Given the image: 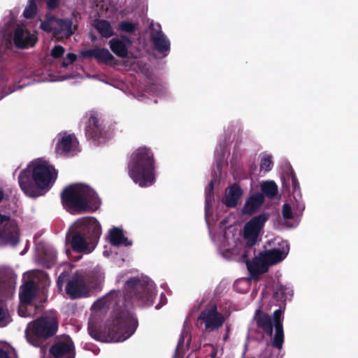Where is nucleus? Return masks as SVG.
Here are the masks:
<instances>
[{
  "instance_id": "5",
  "label": "nucleus",
  "mask_w": 358,
  "mask_h": 358,
  "mask_svg": "<svg viewBox=\"0 0 358 358\" xmlns=\"http://www.w3.org/2000/svg\"><path fill=\"white\" fill-rule=\"evenodd\" d=\"M268 217L267 214L262 213L252 217L245 224L243 229V236L246 241V245L243 248L240 247L239 234L234 233V230L230 228L227 229L224 236L217 241L220 253L222 255L221 247L226 245V248H230L229 252H239V255L245 253L248 257L250 256L254 252L252 246L257 241Z\"/></svg>"
},
{
  "instance_id": "23",
  "label": "nucleus",
  "mask_w": 358,
  "mask_h": 358,
  "mask_svg": "<svg viewBox=\"0 0 358 358\" xmlns=\"http://www.w3.org/2000/svg\"><path fill=\"white\" fill-rule=\"evenodd\" d=\"M243 192L239 185L234 184L229 187L226 191L224 196L222 198V203L227 207H236L238 203Z\"/></svg>"
},
{
  "instance_id": "32",
  "label": "nucleus",
  "mask_w": 358,
  "mask_h": 358,
  "mask_svg": "<svg viewBox=\"0 0 358 358\" xmlns=\"http://www.w3.org/2000/svg\"><path fill=\"white\" fill-rule=\"evenodd\" d=\"M260 187L262 192L270 198L274 197L278 193V187L273 181H263Z\"/></svg>"
},
{
  "instance_id": "50",
  "label": "nucleus",
  "mask_w": 358,
  "mask_h": 358,
  "mask_svg": "<svg viewBox=\"0 0 358 358\" xmlns=\"http://www.w3.org/2000/svg\"><path fill=\"white\" fill-rule=\"evenodd\" d=\"M163 296H163V294H162L160 295L161 300H162Z\"/></svg>"
},
{
  "instance_id": "4",
  "label": "nucleus",
  "mask_w": 358,
  "mask_h": 358,
  "mask_svg": "<svg viewBox=\"0 0 358 358\" xmlns=\"http://www.w3.org/2000/svg\"><path fill=\"white\" fill-rule=\"evenodd\" d=\"M266 308L260 306L254 316V321L257 327L264 334L271 336L273 329L275 333L273 339V344L260 343L259 349L252 358H277L279 350L282 348L284 342V333L282 328L283 309L279 308L273 313L272 318L266 313Z\"/></svg>"
},
{
  "instance_id": "9",
  "label": "nucleus",
  "mask_w": 358,
  "mask_h": 358,
  "mask_svg": "<svg viewBox=\"0 0 358 358\" xmlns=\"http://www.w3.org/2000/svg\"><path fill=\"white\" fill-rule=\"evenodd\" d=\"M284 184L286 186H292L294 197L283 204L282 217L287 227L294 228L299 225L301 220L305 204L301 198L299 181L293 173L287 175Z\"/></svg>"
},
{
  "instance_id": "3",
  "label": "nucleus",
  "mask_w": 358,
  "mask_h": 358,
  "mask_svg": "<svg viewBox=\"0 0 358 358\" xmlns=\"http://www.w3.org/2000/svg\"><path fill=\"white\" fill-rule=\"evenodd\" d=\"M275 247L270 250L261 252L252 261L245 253L239 255V252H229L226 245L221 247L222 256L231 260L245 262L250 273V280H257L259 275L266 272L270 266L276 264L286 258L289 251L287 241L275 238Z\"/></svg>"
},
{
  "instance_id": "11",
  "label": "nucleus",
  "mask_w": 358,
  "mask_h": 358,
  "mask_svg": "<svg viewBox=\"0 0 358 358\" xmlns=\"http://www.w3.org/2000/svg\"><path fill=\"white\" fill-rule=\"evenodd\" d=\"M124 289L128 297L148 306L152 304L157 294L155 283L145 275L129 278L125 282Z\"/></svg>"
},
{
  "instance_id": "40",
  "label": "nucleus",
  "mask_w": 358,
  "mask_h": 358,
  "mask_svg": "<svg viewBox=\"0 0 358 358\" xmlns=\"http://www.w3.org/2000/svg\"><path fill=\"white\" fill-rule=\"evenodd\" d=\"M66 59L69 60V62H67L66 60L63 61V62H62L63 67H66V66H68V65L69 64L74 62L76 59V55L73 53H68L66 55Z\"/></svg>"
},
{
  "instance_id": "48",
  "label": "nucleus",
  "mask_w": 358,
  "mask_h": 358,
  "mask_svg": "<svg viewBox=\"0 0 358 358\" xmlns=\"http://www.w3.org/2000/svg\"><path fill=\"white\" fill-rule=\"evenodd\" d=\"M227 338H228V334H227L224 336L223 339H224V341H227Z\"/></svg>"
},
{
  "instance_id": "35",
  "label": "nucleus",
  "mask_w": 358,
  "mask_h": 358,
  "mask_svg": "<svg viewBox=\"0 0 358 358\" xmlns=\"http://www.w3.org/2000/svg\"><path fill=\"white\" fill-rule=\"evenodd\" d=\"M136 27L137 24L136 23L124 20L118 24L117 29L127 34H132L136 31Z\"/></svg>"
},
{
  "instance_id": "21",
  "label": "nucleus",
  "mask_w": 358,
  "mask_h": 358,
  "mask_svg": "<svg viewBox=\"0 0 358 358\" xmlns=\"http://www.w3.org/2000/svg\"><path fill=\"white\" fill-rule=\"evenodd\" d=\"M50 352L55 358H75L73 344L69 338L57 342L50 348Z\"/></svg>"
},
{
  "instance_id": "37",
  "label": "nucleus",
  "mask_w": 358,
  "mask_h": 358,
  "mask_svg": "<svg viewBox=\"0 0 358 358\" xmlns=\"http://www.w3.org/2000/svg\"><path fill=\"white\" fill-rule=\"evenodd\" d=\"M10 322L11 319L8 310L0 305V327H6Z\"/></svg>"
},
{
  "instance_id": "24",
  "label": "nucleus",
  "mask_w": 358,
  "mask_h": 358,
  "mask_svg": "<svg viewBox=\"0 0 358 358\" xmlns=\"http://www.w3.org/2000/svg\"><path fill=\"white\" fill-rule=\"evenodd\" d=\"M293 295V289L290 285H283L282 284H277L275 288L273 298L277 302L280 303V308L281 307L283 310H285V302L291 299Z\"/></svg>"
},
{
  "instance_id": "53",
  "label": "nucleus",
  "mask_w": 358,
  "mask_h": 358,
  "mask_svg": "<svg viewBox=\"0 0 358 358\" xmlns=\"http://www.w3.org/2000/svg\"><path fill=\"white\" fill-rule=\"evenodd\" d=\"M211 358H213V357H211Z\"/></svg>"
},
{
  "instance_id": "29",
  "label": "nucleus",
  "mask_w": 358,
  "mask_h": 358,
  "mask_svg": "<svg viewBox=\"0 0 358 358\" xmlns=\"http://www.w3.org/2000/svg\"><path fill=\"white\" fill-rule=\"evenodd\" d=\"M13 282L10 275L4 268H0V294L11 291Z\"/></svg>"
},
{
  "instance_id": "43",
  "label": "nucleus",
  "mask_w": 358,
  "mask_h": 358,
  "mask_svg": "<svg viewBox=\"0 0 358 358\" xmlns=\"http://www.w3.org/2000/svg\"><path fill=\"white\" fill-rule=\"evenodd\" d=\"M59 0H47V5L49 9H55L58 6Z\"/></svg>"
},
{
  "instance_id": "49",
  "label": "nucleus",
  "mask_w": 358,
  "mask_h": 358,
  "mask_svg": "<svg viewBox=\"0 0 358 358\" xmlns=\"http://www.w3.org/2000/svg\"><path fill=\"white\" fill-rule=\"evenodd\" d=\"M103 255H104L105 256H108V252H107L106 251H104V252H103Z\"/></svg>"
},
{
  "instance_id": "12",
  "label": "nucleus",
  "mask_w": 358,
  "mask_h": 358,
  "mask_svg": "<svg viewBox=\"0 0 358 358\" xmlns=\"http://www.w3.org/2000/svg\"><path fill=\"white\" fill-rule=\"evenodd\" d=\"M40 28L47 32H52L57 39L70 37L74 32L76 27L69 19H59L47 14L45 18L41 22Z\"/></svg>"
},
{
  "instance_id": "51",
  "label": "nucleus",
  "mask_w": 358,
  "mask_h": 358,
  "mask_svg": "<svg viewBox=\"0 0 358 358\" xmlns=\"http://www.w3.org/2000/svg\"><path fill=\"white\" fill-rule=\"evenodd\" d=\"M68 78H63L62 80H66Z\"/></svg>"
},
{
  "instance_id": "33",
  "label": "nucleus",
  "mask_w": 358,
  "mask_h": 358,
  "mask_svg": "<svg viewBox=\"0 0 358 358\" xmlns=\"http://www.w3.org/2000/svg\"><path fill=\"white\" fill-rule=\"evenodd\" d=\"M167 90L164 85L161 83L155 82L149 85V89L146 90L148 94H154L159 97L164 96Z\"/></svg>"
},
{
  "instance_id": "45",
  "label": "nucleus",
  "mask_w": 358,
  "mask_h": 358,
  "mask_svg": "<svg viewBox=\"0 0 358 358\" xmlns=\"http://www.w3.org/2000/svg\"><path fill=\"white\" fill-rule=\"evenodd\" d=\"M13 92V90H8L6 91V92H3L1 96H0V100L1 99H3L4 96H6V95L9 94L10 93H11Z\"/></svg>"
},
{
  "instance_id": "28",
  "label": "nucleus",
  "mask_w": 358,
  "mask_h": 358,
  "mask_svg": "<svg viewBox=\"0 0 358 358\" xmlns=\"http://www.w3.org/2000/svg\"><path fill=\"white\" fill-rule=\"evenodd\" d=\"M93 25L103 37L109 38L114 34L113 29L107 20H96Z\"/></svg>"
},
{
  "instance_id": "10",
  "label": "nucleus",
  "mask_w": 358,
  "mask_h": 358,
  "mask_svg": "<svg viewBox=\"0 0 358 358\" xmlns=\"http://www.w3.org/2000/svg\"><path fill=\"white\" fill-rule=\"evenodd\" d=\"M57 329L58 322L55 315H45L28 324L25 337L30 345L40 347L44 341L54 336Z\"/></svg>"
},
{
  "instance_id": "16",
  "label": "nucleus",
  "mask_w": 358,
  "mask_h": 358,
  "mask_svg": "<svg viewBox=\"0 0 358 358\" xmlns=\"http://www.w3.org/2000/svg\"><path fill=\"white\" fill-rule=\"evenodd\" d=\"M29 275H31L32 279L25 282L20 287L19 297L20 301L32 303V300L36 294L38 279L41 278L45 279V285L48 283V279L44 273L38 271L31 273L29 274Z\"/></svg>"
},
{
  "instance_id": "46",
  "label": "nucleus",
  "mask_w": 358,
  "mask_h": 358,
  "mask_svg": "<svg viewBox=\"0 0 358 358\" xmlns=\"http://www.w3.org/2000/svg\"><path fill=\"white\" fill-rule=\"evenodd\" d=\"M3 198H4V192H3V190H1L0 189V202L3 200Z\"/></svg>"
},
{
  "instance_id": "42",
  "label": "nucleus",
  "mask_w": 358,
  "mask_h": 358,
  "mask_svg": "<svg viewBox=\"0 0 358 358\" xmlns=\"http://www.w3.org/2000/svg\"><path fill=\"white\" fill-rule=\"evenodd\" d=\"M66 277V274L65 273L62 272L58 278L57 285L60 289H62V286L65 282Z\"/></svg>"
},
{
  "instance_id": "38",
  "label": "nucleus",
  "mask_w": 358,
  "mask_h": 358,
  "mask_svg": "<svg viewBox=\"0 0 358 358\" xmlns=\"http://www.w3.org/2000/svg\"><path fill=\"white\" fill-rule=\"evenodd\" d=\"M36 0H29V5L24 9L23 15L25 18H31L34 16L36 10Z\"/></svg>"
},
{
  "instance_id": "25",
  "label": "nucleus",
  "mask_w": 358,
  "mask_h": 358,
  "mask_svg": "<svg viewBox=\"0 0 358 358\" xmlns=\"http://www.w3.org/2000/svg\"><path fill=\"white\" fill-rule=\"evenodd\" d=\"M131 41L127 38L123 39L113 38L109 41V45L111 50L120 57H124L128 52V46L130 45Z\"/></svg>"
},
{
  "instance_id": "6",
  "label": "nucleus",
  "mask_w": 358,
  "mask_h": 358,
  "mask_svg": "<svg viewBox=\"0 0 358 358\" xmlns=\"http://www.w3.org/2000/svg\"><path fill=\"white\" fill-rule=\"evenodd\" d=\"M101 234L99 221L93 217H85L71 225L67 238L74 251L89 254L95 248Z\"/></svg>"
},
{
  "instance_id": "18",
  "label": "nucleus",
  "mask_w": 358,
  "mask_h": 358,
  "mask_svg": "<svg viewBox=\"0 0 358 358\" xmlns=\"http://www.w3.org/2000/svg\"><path fill=\"white\" fill-rule=\"evenodd\" d=\"M151 29V38L156 50L164 55H167L170 50V41L161 31V26L158 23L152 22L150 24Z\"/></svg>"
},
{
  "instance_id": "2",
  "label": "nucleus",
  "mask_w": 358,
  "mask_h": 358,
  "mask_svg": "<svg viewBox=\"0 0 358 358\" xmlns=\"http://www.w3.org/2000/svg\"><path fill=\"white\" fill-rule=\"evenodd\" d=\"M58 173L48 161L38 158L30 162L18 176L22 192L29 197H38L48 192L57 178Z\"/></svg>"
},
{
  "instance_id": "39",
  "label": "nucleus",
  "mask_w": 358,
  "mask_h": 358,
  "mask_svg": "<svg viewBox=\"0 0 358 358\" xmlns=\"http://www.w3.org/2000/svg\"><path fill=\"white\" fill-rule=\"evenodd\" d=\"M65 52V49L61 45H56L51 50V55L55 58H59L62 57Z\"/></svg>"
},
{
  "instance_id": "44",
  "label": "nucleus",
  "mask_w": 358,
  "mask_h": 358,
  "mask_svg": "<svg viewBox=\"0 0 358 358\" xmlns=\"http://www.w3.org/2000/svg\"><path fill=\"white\" fill-rule=\"evenodd\" d=\"M145 96V94H141L139 92H136L134 94V97L136 99H137L139 101H143L144 100V97Z\"/></svg>"
},
{
  "instance_id": "8",
  "label": "nucleus",
  "mask_w": 358,
  "mask_h": 358,
  "mask_svg": "<svg viewBox=\"0 0 358 358\" xmlns=\"http://www.w3.org/2000/svg\"><path fill=\"white\" fill-rule=\"evenodd\" d=\"M64 207L71 213H80L97 210L101 201L90 186L76 183L66 187L62 192Z\"/></svg>"
},
{
  "instance_id": "7",
  "label": "nucleus",
  "mask_w": 358,
  "mask_h": 358,
  "mask_svg": "<svg viewBox=\"0 0 358 358\" xmlns=\"http://www.w3.org/2000/svg\"><path fill=\"white\" fill-rule=\"evenodd\" d=\"M128 173L140 187H149L155 182L156 161L151 148L141 146L132 152L128 164Z\"/></svg>"
},
{
  "instance_id": "34",
  "label": "nucleus",
  "mask_w": 358,
  "mask_h": 358,
  "mask_svg": "<svg viewBox=\"0 0 358 358\" xmlns=\"http://www.w3.org/2000/svg\"><path fill=\"white\" fill-rule=\"evenodd\" d=\"M34 307L32 303L20 301L18 314L20 317H31L35 314Z\"/></svg>"
},
{
  "instance_id": "19",
  "label": "nucleus",
  "mask_w": 358,
  "mask_h": 358,
  "mask_svg": "<svg viewBox=\"0 0 358 358\" xmlns=\"http://www.w3.org/2000/svg\"><path fill=\"white\" fill-rule=\"evenodd\" d=\"M55 150L59 155L74 154L78 151V142L76 136L66 133L59 134Z\"/></svg>"
},
{
  "instance_id": "20",
  "label": "nucleus",
  "mask_w": 358,
  "mask_h": 358,
  "mask_svg": "<svg viewBox=\"0 0 358 358\" xmlns=\"http://www.w3.org/2000/svg\"><path fill=\"white\" fill-rule=\"evenodd\" d=\"M13 41L15 45L19 48H29L35 45L37 37L35 34L28 31L24 26H20L14 31Z\"/></svg>"
},
{
  "instance_id": "14",
  "label": "nucleus",
  "mask_w": 358,
  "mask_h": 358,
  "mask_svg": "<svg viewBox=\"0 0 358 358\" xmlns=\"http://www.w3.org/2000/svg\"><path fill=\"white\" fill-rule=\"evenodd\" d=\"M19 239V229L15 221L0 213V246L16 245Z\"/></svg>"
},
{
  "instance_id": "22",
  "label": "nucleus",
  "mask_w": 358,
  "mask_h": 358,
  "mask_svg": "<svg viewBox=\"0 0 358 358\" xmlns=\"http://www.w3.org/2000/svg\"><path fill=\"white\" fill-rule=\"evenodd\" d=\"M83 55L87 58H94L98 62L106 64H112L114 60V57L108 49L99 47L85 50L83 52Z\"/></svg>"
},
{
  "instance_id": "26",
  "label": "nucleus",
  "mask_w": 358,
  "mask_h": 358,
  "mask_svg": "<svg viewBox=\"0 0 358 358\" xmlns=\"http://www.w3.org/2000/svg\"><path fill=\"white\" fill-rule=\"evenodd\" d=\"M108 239L113 245L115 246L132 245V242L124 236L123 231L118 227H113L108 231Z\"/></svg>"
},
{
  "instance_id": "17",
  "label": "nucleus",
  "mask_w": 358,
  "mask_h": 358,
  "mask_svg": "<svg viewBox=\"0 0 358 358\" xmlns=\"http://www.w3.org/2000/svg\"><path fill=\"white\" fill-rule=\"evenodd\" d=\"M90 291V286L85 279L79 275H73L66 286V293L73 299L85 296Z\"/></svg>"
},
{
  "instance_id": "30",
  "label": "nucleus",
  "mask_w": 358,
  "mask_h": 358,
  "mask_svg": "<svg viewBox=\"0 0 358 358\" xmlns=\"http://www.w3.org/2000/svg\"><path fill=\"white\" fill-rule=\"evenodd\" d=\"M205 215H206V224H208V227L210 228V226L211 224V220L209 215V210L210 206L211 205V203L213 199V182L211 181L206 189L205 192Z\"/></svg>"
},
{
  "instance_id": "52",
  "label": "nucleus",
  "mask_w": 358,
  "mask_h": 358,
  "mask_svg": "<svg viewBox=\"0 0 358 358\" xmlns=\"http://www.w3.org/2000/svg\"><path fill=\"white\" fill-rule=\"evenodd\" d=\"M102 279H103V277L100 276V280H101Z\"/></svg>"
},
{
  "instance_id": "1",
  "label": "nucleus",
  "mask_w": 358,
  "mask_h": 358,
  "mask_svg": "<svg viewBox=\"0 0 358 358\" xmlns=\"http://www.w3.org/2000/svg\"><path fill=\"white\" fill-rule=\"evenodd\" d=\"M88 331L102 342H122L136 331L138 321L124 292L113 290L98 299L92 307Z\"/></svg>"
},
{
  "instance_id": "13",
  "label": "nucleus",
  "mask_w": 358,
  "mask_h": 358,
  "mask_svg": "<svg viewBox=\"0 0 358 358\" xmlns=\"http://www.w3.org/2000/svg\"><path fill=\"white\" fill-rule=\"evenodd\" d=\"M86 135L99 143H103L110 137L103 121L99 114L94 110L87 112L83 117Z\"/></svg>"
},
{
  "instance_id": "31",
  "label": "nucleus",
  "mask_w": 358,
  "mask_h": 358,
  "mask_svg": "<svg viewBox=\"0 0 358 358\" xmlns=\"http://www.w3.org/2000/svg\"><path fill=\"white\" fill-rule=\"evenodd\" d=\"M56 258L57 252L55 248L48 246L45 249L43 255L40 257V260L46 267H50L55 263Z\"/></svg>"
},
{
  "instance_id": "47",
  "label": "nucleus",
  "mask_w": 358,
  "mask_h": 358,
  "mask_svg": "<svg viewBox=\"0 0 358 358\" xmlns=\"http://www.w3.org/2000/svg\"><path fill=\"white\" fill-rule=\"evenodd\" d=\"M183 337H184V333L182 334V336H181L180 339L179 340V342H180H180H184V341H183Z\"/></svg>"
},
{
  "instance_id": "41",
  "label": "nucleus",
  "mask_w": 358,
  "mask_h": 358,
  "mask_svg": "<svg viewBox=\"0 0 358 358\" xmlns=\"http://www.w3.org/2000/svg\"><path fill=\"white\" fill-rule=\"evenodd\" d=\"M7 348L8 346L5 343L0 342V358H10L6 352Z\"/></svg>"
},
{
  "instance_id": "36",
  "label": "nucleus",
  "mask_w": 358,
  "mask_h": 358,
  "mask_svg": "<svg viewBox=\"0 0 358 358\" xmlns=\"http://www.w3.org/2000/svg\"><path fill=\"white\" fill-rule=\"evenodd\" d=\"M272 166L273 163L271 156L268 154L264 155L260 162L261 170L267 172L271 170Z\"/></svg>"
},
{
  "instance_id": "27",
  "label": "nucleus",
  "mask_w": 358,
  "mask_h": 358,
  "mask_svg": "<svg viewBox=\"0 0 358 358\" xmlns=\"http://www.w3.org/2000/svg\"><path fill=\"white\" fill-rule=\"evenodd\" d=\"M264 198L263 194L257 193L249 197L242 209L243 214L251 215L255 213L264 202Z\"/></svg>"
},
{
  "instance_id": "15",
  "label": "nucleus",
  "mask_w": 358,
  "mask_h": 358,
  "mask_svg": "<svg viewBox=\"0 0 358 358\" xmlns=\"http://www.w3.org/2000/svg\"><path fill=\"white\" fill-rule=\"evenodd\" d=\"M199 320L204 324L206 331H213L223 325L226 317L217 311L215 305H212L201 311Z\"/></svg>"
}]
</instances>
